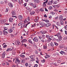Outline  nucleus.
Segmentation results:
<instances>
[{
  "instance_id": "obj_1",
  "label": "nucleus",
  "mask_w": 67,
  "mask_h": 67,
  "mask_svg": "<svg viewBox=\"0 0 67 67\" xmlns=\"http://www.w3.org/2000/svg\"><path fill=\"white\" fill-rule=\"evenodd\" d=\"M33 41L35 42H37L38 41V39L37 38V37H35L33 39Z\"/></svg>"
},
{
  "instance_id": "obj_2",
  "label": "nucleus",
  "mask_w": 67,
  "mask_h": 67,
  "mask_svg": "<svg viewBox=\"0 0 67 67\" xmlns=\"http://www.w3.org/2000/svg\"><path fill=\"white\" fill-rule=\"evenodd\" d=\"M6 53L5 52H3L2 54V57L3 58H4L5 57V55Z\"/></svg>"
},
{
  "instance_id": "obj_3",
  "label": "nucleus",
  "mask_w": 67,
  "mask_h": 67,
  "mask_svg": "<svg viewBox=\"0 0 67 67\" xmlns=\"http://www.w3.org/2000/svg\"><path fill=\"white\" fill-rule=\"evenodd\" d=\"M27 40L26 39H24L22 41H21V43H24V42H27Z\"/></svg>"
},
{
  "instance_id": "obj_4",
  "label": "nucleus",
  "mask_w": 67,
  "mask_h": 67,
  "mask_svg": "<svg viewBox=\"0 0 67 67\" xmlns=\"http://www.w3.org/2000/svg\"><path fill=\"white\" fill-rule=\"evenodd\" d=\"M27 20H28L29 21H30V17H28L27 18V19H26L24 21V22H26V23H27V22H28V21H27Z\"/></svg>"
},
{
  "instance_id": "obj_5",
  "label": "nucleus",
  "mask_w": 67,
  "mask_h": 67,
  "mask_svg": "<svg viewBox=\"0 0 67 67\" xmlns=\"http://www.w3.org/2000/svg\"><path fill=\"white\" fill-rule=\"evenodd\" d=\"M47 2H48V0H46V1L43 2V5L45 7V6H46V3H47Z\"/></svg>"
},
{
  "instance_id": "obj_6",
  "label": "nucleus",
  "mask_w": 67,
  "mask_h": 67,
  "mask_svg": "<svg viewBox=\"0 0 67 67\" xmlns=\"http://www.w3.org/2000/svg\"><path fill=\"white\" fill-rule=\"evenodd\" d=\"M36 3H39L40 2V1H39V0H33Z\"/></svg>"
},
{
  "instance_id": "obj_7",
  "label": "nucleus",
  "mask_w": 67,
  "mask_h": 67,
  "mask_svg": "<svg viewBox=\"0 0 67 67\" xmlns=\"http://www.w3.org/2000/svg\"><path fill=\"white\" fill-rule=\"evenodd\" d=\"M59 39L57 40V41H61L62 40V37L61 36H59L58 37Z\"/></svg>"
},
{
  "instance_id": "obj_8",
  "label": "nucleus",
  "mask_w": 67,
  "mask_h": 67,
  "mask_svg": "<svg viewBox=\"0 0 67 67\" xmlns=\"http://www.w3.org/2000/svg\"><path fill=\"white\" fill-rule=\"evenodd\" d=\"M6 21L5 20H0V24H3V23L4 22V21Z\"/></svg>"
},
{
  "instance_id": "obj_9",
  "label": "nucleus",
  "mask_w": 67,
  "mask_h": 67,
  "mask_svg": "<svg viewBox=\"0 0 67 67\" xmlns=\"http://www.w3.org/2000/svg\"><path fill=\"white\" fill-rule=\"evenodd\" d=\"M9 22H12L13 21V18H10L9 19Z\"/></svg>"
},
{
  "instance_id": "obj_10",
  "label": "nucleus",
  "mask_w": 67,
  "mask_h": 67,
  "mask_svg": "<svg viewBox=\"0 0 67 67\" xmlns=\"http://www.w3.org/2000/svg\"><path fill=\"white\" fill-rule=\"evenodd\" d=\"M15 63L16 64H19V63H20V61L18 59H16L15 60Z\"/></svg>"
},
{
  "instance_id": "obj_11",
  "label": "nucleus",
  "mask_w": 67,
  "mask_h": 67,
  "mask_svg": "<svg viewBox=\"0 0 67 67\" xmlns=\"http://www.w3.org/2000/svg\"><path fill=\"white\" fill-rule=\"evenodd\" d=\"M8 5L9 6V7H10L11 8H12L13 7V5H12V4H11V3H8Z\"/></svg>"
},
{
  "instance_id": "obj_12",
  "label": "nucleus",
  "mask_w": 67,
  "mask_h": 67,
  "mask_svg": "<svg viewBox=\"0 0 67 67\" xmlns=\"http://www.w3.org/2000/svg\"><path fill=\"white\" fill-rule=\"evenodd\" d=\"M50 25H51V24L49 23L47 24H45V26H46V27H49Z\"/></svg>"
},
{
  "instance_id": "obj_13",
  "label": "nucleus",
  "mask_w": 67,
  "mask_h": 67,
  "mask_svg": "<svg viewBox=\"0 0 67 67\" xmlns=\"http://www.w3.org/2000/svg\"><path fill=\"white\" fill-rule=\"evenodd\" d=\"M3 34L4 35H6L7 34H8V32L7 31H3Z\"/></svg>"
},
{
  "instance_id": "obj_14",
  "label": "nucleus",
  "mask_w": 67,
  "mask_h": 67,
  "mask_svg": "<svg viewBox=\"0 0 67 67\" xmlns=\"http://www.w3.org/2000/svg\"><path fill=\"white\" fill-rule=\"evenodd\" d=\"M18 18L20 20H21L22 19L23 17L21 16H18Z\"/></svg>"
},
{
  "instance_id": "obj_15",
  "label": "nucleus",
  "mask_w": 67,
  "mask_h": 67,
  "mask_svg": "<svg viewBox=\"0 0 67 67\" xmlns=\"http://www.w3.org/2000/svg\"><path fill=\"white\" fill-rule=\"evenodd\" d=\"M59 18L61 20H62L63 19V16L62 15H60L59 17Z\"/></svg>"
},
{
  "instance_id": "obj_16",
  "label": "nucleus",
  "mask_w": 67,
  "mask_h": 67,
  "mask_svg": "<svg viewBox=\"0 0 67 67\" xmlns=\"http://www.w3.org/2000/svg\"><path fill=\"white\" fill-rule=\"evenodd\" d=\"M49 57H50V55H46L45 57V58L46 59L48 58H49Z\"/></svg>"
},
{
  "instance_id": "obj_17",
  "label": "nucleus",
  "mask_w": 67,
  "mask_h": 67,
  "mask_svg": "<svg viewBox=\"0 0 67 67\" xmlns=\"http://www.w3.org/2000/svg\"><path fill=\"white\" fill-rule=\"evenodd\" d=\"M64 47V45H60L59 46L60 48H62Z\"/></svg>"
},
{
  "instance_id": "obj_18",
  "label": "nucleus",
  "mask_w": 67,
  "mask_h": 67,
  "mask_svg": "<svg viewBox=\"0 0 67 67\" xmlns=\"http://www.w3.org/2000/svg\"><path fill=\"white\" fill-rule=\"evenodd\" d=\"M67 47H65L64 48V49H63V50H64V51H65L66 52H67Z\"/></svg>"
},
{
  "instance_id": "obj_19",
  "label": "nucleus",
  "mask_w": 67,
  "mask_h": 67,
  "mask_svg": "<svg viewBox=\"0 0 67 67\" xmlns=\"http://www.w3.org/2000/svg\"><path fill=\"white\" fill-rule=\"evenodd\" d=\"M20 57H23V58H24V57H25V55H24L20 54L19 55Z\"/></svg>"
},
{
  "instance_id": "obj_20",
  "label": "nucleus",
  "mask_w": 67,
  "mask_h": 67,
  "mask_svg": "<svg viewBox=\"0 0 67 67\" xmlns=\"http://www.w3.org/2000/svg\"><path fill=\"white\" fill-rule=\"evenodd\" d=\"M60 54H62V55L63 54L65 53V52H63V51H61L60 52Z\"/></svg>"
},
{
  "instance_id": "obj_21",
  "label": "nucleus",
  "mask_w": 67,
  "mask_h": 67,
  "mask_svg": "<svg viewBox=\"0 0 67 67\" xmlns=\"http://www.w3.org/2000/svg\"><path fill=\"white\" fill-rule=\"evenodd\" d=\"M60 23H61V24L62 25H64V22L62 20H61L60 21Z\"/></svg>"
},
{
  "instance_id": "obj_22",
  "label": "nucleus",
  "mask_w": 67,
  "mask_h": 67,
  "mask_svg": "<svg viewBox=\"0 0 67 67\" xmlns=\"http://www.w3.org/2000/svg\"><path fill=\"white\" fill-rule=\"evenodd\" d=\"M35 14V12L34 11H32L30 12V14L31 15H32V14Z\"/></svg>"
},
{
  "instance_id": "obj_23",
  "label": "nucleus",
  "mask_w": 67,
  "mask_h": 67,
  "mask_svg": "<svg viewBox=\"0 0 67 67\" xmlns=\"http://www.w3.org/2000/svg\"><path fill=\"white\" fill-rule=\"evenodd\" d=\"M12 49H11V48H8L7 49V50H6V51H7V52H8L9 51H12Z\"/></svg>"
},
{
  "instance_id": "obj_24",
  "label": "nucleus",
  "mask_w": 67,
  "mask_h": 67,
  "mask_svg": "<svg viewBox=\"0 0 67 67\" xmlns=\"http://www.w3.org/2000/svg\"><path fill=\"white\" fill-rule=\"evenodd\" d=\"M58 3V2L57 1H55L53 3L54 4H57Z\"/></svg>"
},
{
  "instance_id": "obj_25",
  "label": "nucleus",
  "mask_w": 67,
  "mask_h": 67,
  "mask_svg": "<svg viewBox=\"0 0 67 67\" xmlns=\"http://www.w3.org/2000/svg\"><path fill=\"white\" fill-rule=\"evenodd\" d=\"M47 4H48V5H52V4L51 3V2H48L47 3Z\"/></svg>"
},
{
  "instance_id": "obj_26",
  "label": "nucleus",
  "mask_w": 67,
  "mask_h": 67,
  "mask_svg": "<svg viewBox=\"0 0 67 67\" xmlns=\"http://www.w3.org/2000/svg\"><path fill=\"white\" fill-rule=\"evenodd\" d=\"M28 41L29 42H30V43H31L32 44H33V42L31 40L29 39V40Z\"/></svg>"
},
{
  "instance_id": "obj_27",
  "label": "nucleus",
  "mask_w": 67,
  "mask_h": 67,
  "mask_svg": "<svg viewBox=\"0 0 67 67\" xmlns=\"http://www.w3.org/2000/svg\"><path fill=\"white\" fill-rule=\"evenodd\" d=\"M51 46L53 47L54 46V44L53 42H52L51 43Z\"/></svg>"
},
{
  "instance_id": "obj_28",
  "label": "nucleus",
  "mask_w": 67,
  "mask_h": 67,
  "mask_svg": "<svg viewBox=\"0 0 67 67\" xmlns=\"http://www.w3.org/2000/svg\"><path fill=\"white\" fill-rule=\"evenodd\" d=\"M12 14L13 15H15V14H16V13H15L14 11H13L12 12Z\"/></svg>"
},
{
  "instance_id": "obj_29",
  "label": "nucleus",
  "mask_w": 67,
  "mask_h": 67,
  "mask_svg": "<svg viewBox=\"0 0 67 67\" xmlns=\"http://www.w3.org/2000/svg\"><path fill=\"white\" fill-rule=\"evenodd\" d=\"M25 26V25L24 24H21V28H22V29L23 28V27H24V26Z\"/></svg>"
},
{
  "instance_id": "obj_30",
  "label": "nucleus",
  "mask_w": 67,
  "mask_h": 67,
  "mask_svg": "<svg viewBox=\"0 0 67 67\" xmlns=\"http://www.w3.org/2000/svg\"><path fill=\"white\" fill-rule=\"evenodd\" d=\"M57 36L58 37L60 36V33H58L57 34Z\"/></svg>"
},
{
  "instance_id": "obj_31",
  "label": "nucleus",
  "mask_w": 67,
  "mask_h": 67,
  "mask_svg": "<svg viewBox=\"0 0 67 67\" xmlns=\"http://www.w3.org/2000/svg\"><path fill=\"white\" fill-rule=\"evenodd\" d=\"M42 32L43 33V34H45V33H47V31H46L44 30L42 31Z\"/></svg>"
},
{
  "instance_id": "obj_32",
  "label": "nucleus",
  "mask_w": 67,
  "mask_h": 67,
  "mask_svg": "<svg viewBox=\"0 0 67 67\" xmlns=\"http://www.w3.org/2000/svg\"><path fill=\"white\" fill-rule=\"evenodd\" d=\"M13 31V30L11 29L9 30V33H11Z\"/></svg>"
},
{
  "instance_id": "obj_33",
  "label": "nucleus",
  "mask_w": 67,
  "mask_h": 67,
  "mask_svg": "<svg viewBox=\"0 0 67 67\" xmlns=\"http://www.w3.org/2000/svg\"><path fill=\"white\" fill-rule=\"evenodd\" d=\"M44 21L47 23H48V22H49V20H44Z\"/></svg>"
},
{
  "instance_id": "obj_34",
  "label": "nucleus",
  "mask_w": 67,
  "mask_h": 67,
  "mask_svg": "<svg viewBox=\"0 0 67 67\" xmlns=\"http://www.w3.org/2000/svg\"><path fill=\"white\" fill-rule=\"evenodd\" d=\"M40 24L41 26H43V25H44V23H41Z\"/></svg>"
},
{
  "instance_id": "obj_35",
  "label": "nucleus",
  "mask_w": 67,
  "mask_h": 67,
  "mask_svg": "<svg viewBox=\"0 0 67 67\" xmlns=\"http://www.w3.org/2000/svg\"><path fill=\"white\" fill-rule=\"evenodd\" d=\"M59 22H57V25H58V26H60V24H59Z\"/></svg>"
},
{
  "instance_id": "obj_36",
  "label": "nucleus",
  "mask_w": 67,
  "mask_h": 67,
  "mask_svg": "<svg viewBox=\"0 0 67 67\" xmlns=\"http://www.w3.org/2000/svg\"><path fill=\"white\" fill-rule=\"evenodd\" d=\"M51 14H52V15H54V14H55V13H54V12H51Z\"/></svg>"
},
{
  "instance_id": "obj_37",
  "label": "nucleus",
  "mask_w": 67,
  "mask_h": 67,
  "mask_svg": "<svg viewBox=\"0 0 67 67\" xmlns=\"http://www.w3.org/2000/svg\"><path fill=\"white\" fill-rule=\"evenodd\" d=\"M46 36L47 38H49V37H50V36L49 35H46Z\"/></svg>"
},
{
  "instance_id": "obj_38",
  "label": "nucleus",
  "mask_w": 67,
  "mask_h": 67,
  "mask_svg": "<svg viewBox=\"0 0 67 67\" xmlns=\"http://www.w3.org/2000/svg\"><path fill=\"white\" fill-rule=\"evenodd\" d=\"M30 23H27V24H26V26H24V27H26H26L27 26V25H28V24H29Z\"/></svg>"
},
{
  "instance_id": "obj_39",
  "label": "nucleus",
  "mask_w": 67,
  "mask_h": 67,
  "mask_svg": "<svg viewBox=\"0 0 67 67\" xmlns=\"http://www.w3.org/2000/svg\"><path fill=\"white\" fill-rule=\"evenodd\" d=\"M40 10V11H42V12H43L44 11V9L43 8H41Z\"/></svg>"
},
{
  "instance_id": "obj_40",
  "label": "nucleus",
  "mask_w": 67,
  "mask_h": 67,
  "mask_svg": "<svg viewBox=\"0 0 67 67\" xmlns=\"http://www.w3.org/2000/svg\"><path fill=\"white\" fill-rule=\"evenodd\" d=\"M54 44L55 45H56L57 46L58 45V43L56 42H54Z\"/></svg>"
},
{
  "instance_id": "obj_41",
  "label": "nucleus",
  "mask_w": 67,
  "mask_h": 67,
  "mask_svg": "<svg viewBox=\"0 0 67 67\" xmlns=\"http://www.w3.org/2000/svg\"><path fill=\"white\" fill-rule=\"evenodd\" d=\"M34 21L36 22H38V19H37V20L35 19L34 20Z\"/></svg>"
},
{
  "instance_id": "obj_42",
  "label": "nucleus",
  "mask_w": 67,
  "mask_h": 67,
  "mask_svg": "<svg viewBox=\"0 0 67 67\" xmlns=\"http://www.w3.org/2000/svg\"><path fill=\"white\" fill-rule=\"evenodd\" d=\"M52 6H50L49 7V10H51V9H52Z\"/></svg>"
},
{
  "instance_id": "obj_43",
  "label": "nucleus",
  "mask_w": 67,
  "mask_h": 67,
  "mask_svg": "<svg viewBox=\"0 0 67 67\" xmlns=\"http://www.w3.org/2000/svg\"><path fill=\"white\" fill-rule=\"evenodd\" d=\"M64 29L65 30H67V25H66L64 27Z\"/></svg>"
},
{
  "instance_id": "obj_44",
  "label": "nucleus",
  "mask_w": 67,
  "mask_h": 67,
  "mask_svg": "<svg viewBox=\"0 0 67 67\" xmlns=\"http://www.w3.org/2000/svg\"><path fill=\"white\" fill-rule=\"evenodd\" d=\"M45 59H43V60H41V62L42 63H44L45 62Z\"/></svg>"
},
{
  "instance_id": "obj_45",
  "label": "nucleus",
  "mask_w": 67,
  "mask_h": 67,
  "mask_svg": "<svg viewBox=\"0 0 67 67\" xmlns=\"http://www.w3.org/2000/svg\"><path fill=\"white\" fill-rule=\"evenodd\" d=\"M27 4V3H24V4L23 5L24 7H26V6Z\"/></svg>"
},
{
  "instance_id": "obj_46",
  "label": "nucleus",
  "mask_w": 67,
  "mask_h": 67,
  "mask_svg": "<svg viewBox=\"0 0 67 67\" xmlns=\"http://www.w3.org/2000/svg\"><path fill=\"white\" fill-rule=\"evenodd\" d=\"M2 32L1 31H0V35H2Z\"/></svg>"
},
{
  "instance_id": "obj_47",
  "label": "nucleus",
  "mask_w": 67,
  "mask_h": 67,
  "mask_svg": "<svg viewBox=\"0 0 67 67\" xmlns=\"http://www.w3.org/2000/svg\"><path fill=\"white\" fill-rule=\"evenodd\" d=\"M30 5H31L32 7H33L34 4L32 3H30Z\"/></svg>"
},
{
  "instance_id": "obj_48",
  "label": "nucleus",
  "mask_w": 67,
  "mask_h": 67,
  "mask_svg": "<svg viewBox=\"0 0 67 67\" xmlns=\"http://www.w3.org/2000/svg\"><path fill=\"white\" fill-rule=\"evenodd\" d=\"M34 8H36V4H35V5H34V6H33Z\"/></svg>"
},
{
  "instance_id": "obj_49",
  "label": "nucleus",
  "mask_w": 67,
  "mask_h": 67,
  "mask_svg": "<svg viewBox=\"0 0 67 67\" xmlns=\"http://www.w3.org/2000/svg\"><path fill=\"white\" fill-rule=\"evenodd\" d=\"M4 30H7L8 29V28L7 27H4Z\"/></svg>"
},
{
  "instance_id": "obj_50",
  "label": "nucleus",
  "mask_w": 67,
  "mask_h": 67,
  "mask_svg": "<svg viewBox=\"0 0 67 67\" xmlns=\"http://www.w3.org/2000/svg\"><path fill=\"white\" fill-rule=\"evenodd\" d=\"M43 47L44 49H46L47 48L46 46H43Z\"/></svg>"
},
{
  "instance_id": "obj_51",
  "label": "nucleus",
  "mask_w": 67,
  "mask_h": 67,
  "mask_svg": "<svg viewBox=\"0 0 67 67\" xmlns=\"http://www.w3.org/2000/svg\"><path fill=\"white\" fill-rule=\"evenodd\" d=\"M36 62L37 63H38V59H37V60L36 61Z\"/></svg>"
},
{
  "instance_id": "obj_52",
  "label": "nucleus",
  "mask_w": 67,
  "mask_h": 67,
  "mask_svg": "<svg viewBox=\"0 0 67 67\" xmlns=\"http://www.w3.org/2000/svg\"><path fill=\"white\" fill-rule=\"evenodd\" d=\"M38 65L37 64H36L35 65V66H34L35 67H37Z\"/></svg>"
},
{
  "instance_id": "obj_53",
  "label": "nucleus",
  "mask_w": 67,
  "mask_h": 67,
  "mask_svg": "<svg viewBox=\"0 0 67 67\" xmlns=\"http://www.w3.org/2000/svg\"><path fill=\"white\" fill-rule=\"evenodd\" d=\"M35 53L36 54H37L38 53V52L37 51H35Z\"/></svg>"
},
{
  "instance_id": "obj_54",
  "label": "nucleus",
  "mask_w": 67,
  "mask_h": 67,
  "mask_svg": "<svg viewBox=\"0 0 67 67\" xmlns=\"http://www.w3.org/2000/svg\"><path fill=\"white\" fill-rule=\"evenodd\" d=\"M19 3L20 4H21V1H20V0H19Z\"/></svg>"
},
{
  "instance_id": "obj_55",
  "label": "nucleus",
  "mask_w": 67,
  "mask_h": 67,
  "mask_svg": "<svg viewBox=\"0 0 67 67\" xmlns=\"http://www.w3.org/2000/svg\"><path fill=\"white\" fill-rule=\"evenodd\" d=\"M35 25H36L35 24H34L32 26V27H34V26H35Z\"/></svg>"
},
{
  "instance_id": "obj_56",
  "label": "nucleus",
  "mask_w": 67,
  "mask_h": 67,
  "mask_svg": "<svg viewBox=\"0 0 67 67\" xmlns=\"http://www.w3.org/2000/svg\"><path fill=\"white\" fill-rule=\"evenodd\" d=\"M44 16L45 18H47V15H46V14L44 15Z\"/></svg>"
},
{
  "instance_id": "obj_57",
  "label": "nucleus",
  "mask_w": 67,
  "mask_h": 67,
  "mask_svg": "<svg viewBox=\"0 0 67 67\" xmlns=\"http://www.w3.org/2000/svg\"><path fill=\"white\" fill-rule=\"evenodd\" d=\"M48 38L49 41H51L52 40V39L50 37L49 38Z\"/></svg>"
},
{
  "instance_id": "obj_58",
  "label": "nucleus",
  "mask_w": 67,
  "mask_h": 67,
  "mask_svg": "<svg viewBox=\"0 0 67 67\" xmlns=\"http://www.w3.org/2000/svg\"><path fill=\"white\" fill-rule=\"evenodd\" d=\"M7 47V45H5L3 46V47L4 48H5V47Z\"/></svg>"
},
{
  "instance_id": "obj_59",
  "label": "nucleus",
  "mask_w": 67,
  "mask_h": 67,
  "mask_svg": "<svg viewBox=\"0 0 67 67\" xmlns=\"http://www.w3.org/2000/svg\"><path fill=\"white\" fill-rule=\"evenodd\" d=\"M65 34L66 35H67V31H65Z\"/></svg>"
},
{
  "instance_id": "obj_60",
  "label": "nucleus",
  "mask_w": 67,
  "mask_h": 67,
  "mask_svg": "<svg viewBox=\"0 0 67 67\" xmlns=\"http://www.w3.org/2000/svg\"><path fill=\"white\" fill-rule=\"evenodd\" d=\"M6 65H9V63H8V62H6Z\"/></svg>"
},
{
  "instance_id": "obj_61",
  "label": "nucleus",
  "mask_w": 67,
  "mask_h": 67,
  "mask_svg": "<svg viewBox=\"0 0 67 67\" xmlns=\"http://www.w3.org/2000/svg\"><path fill=\"white\" fill-rule=\"evenodd\" d=\"M4 2L5 3H8V1H7L5 0V1Z\"/></svg>"
},
{
  "instance_id": "obj_62",
  "label": "nucleus",
  "mask_w": 67,
  "mask_h": 67,
  "mask_svg": "<svg viewBox=\"0 0 67 67\" xmlns=\"http://www.w3.org/2000/svg\"><path fill=\"white\" fill-rule=\"evenodd\" d=\"M21 24H22V23H20L18 24V26H20V25H21Z\"/></svg>"
},
{
  "instance_id": "obj_63",
  "label": "nucleus",
  "mask_w": 67,
  "mask_h": 67,
  "mask_svg": "<svg viewBox=\"0 0 67 67\" xmlns=\"http://www.w3.org/2000/svg\"><path fill=\"white\" fill-rule=\"evenodd\" d=\"M50 2V3L52 4V3H53V1H51L50 2Z\"/></svg>"
},
{
  "instance_id": "obj_64",
  "label": "nucleus",
  "mask_w": 67,
  "mask_h": 67,
  "mask_svg": "<svg viewBox=\"0 0 67 67\" xmlns=\"http://www.w3.org/2000/svg\"><path fill=\"white\" fill-rule=\"evenodd\" d=\"M43 31H40V33L41 34H43Z\"/></svg>"
}]
</instances>
